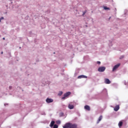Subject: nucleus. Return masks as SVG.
<instances>
[{"label":"nucleus","instance_id":"16","mask_svg":"<svg viewBox=\"0 0 128 128\" xmlns=\"http://www.w3.org/2000/svg\"><path fill=\"white\" fill-rule=\"evenodd\" d=\"M62 92H60L58 94V96H62Z\"/></svg>","mask_w":128,"mask_h":128},{"label":"nucleus","instance_id":"2","mask_svg":"<svg viewBox=\"0 0 128 128\" xmlns=\"http://www.w3.org/2000/svg\"><path fill=\"white\" fill-rule=\"evenodd\" d=\"M104 70H106V67L104 66H100L98 68V72H104Z\"/></svg>","mask_w":128,"mask_h":128},{"label":"nucleus","instance_id":"10","mask_svg":"<svg viewBox=\"0 0 128 128\" xmlns=\"http://www.w3.org/2000/svg\"><path fill=\"white\" fill-rule=\"evenodd\" d=\"M84 108L86 110H90V107L88 105L84 106Z\"/></svg>","mask_w":128,"mask_h":128},{"label":"nucleus","instance_id":"15","mask_svg":"<svg viewBox=\"0 0 128 128\" xmlns=\"http://www.w3.org/2000/svg\"><path fill=\"white\" fill-rule=\"evenodd\" d=\"M56 124H60V120L56 121Z\"/></svg>","mask_w":128,"mask_h":128},{"label":"nucleus","instance_id":"12","mask_svg":"<svg viewBox=\"0 0 128 128\" xmlns=\"http://www.w3.org/2000/svg\"><path fill=\"white\" fill-rule=\"evenodd\" d=\"M54 124H55L54 121H52L50 125V128H52V126H54Z\"/></svg>","mask_w":128,"mask_h":128},{"label":"nucleus","instance_id":"21","mask_svg":"<svg viewBox=\"0 0 128 128\" xmlns=\"http://www.w3.org/2000/svg\"><path fill=\"white\" fill-rule=\"evenodd\" d=\"M122 58H124V56H122L120 58V60H122Z\"/></svg>","mask_w":128,"mask_h":128},{"label":"nucleus","instance_id":"8","mask_svg":"<svg viewBox=\"0 0 128 128\" xmlns=\"http://www.w3.org/2000/svg\"><path fill=\"white\" fill-rule=\"evenodd\" d=\"M120 110V105L116 106L114 108V110L115 112H118V110Z\"/></svg>","mask_w":128,"mask_h":128},{"label":"nucleus","instance_id":"6","mask_svg":"<svg viewBox=\"0 0 128 128\" xmlns=\"http://www.w3.org/2000/svg\"><path fill=\"white\" fill-rule=\"evenodd\" d=\"M78 78H88V76L84 75H80L78 77Z\"/></svg>","mask_w":128,"mask_h":128},{"label":"nucleus","instance_id":"3","mask_svg":"<svg viewBox=\"0 0 128 128\" xmlns=\"http://www.w3.org/2000/svg\"><path fill=\"white\" fill-rule=\"evenodd\" d=\"M70 92H68L64 94V96L62 98V100H66V98H68V96H70Z\"/></svg>","mask_w":128,"mask_h":128},{"label":"nucleus","instance_id":"14","mask_svg":"<svg viewBox=\"0 0 128 128\" xmlns=\"http://www.w3.org/2000/svg\"><path fill=\"white\" fill-rule=\"evenodd\" d=\"M53 128H58V126L57 124H54L53 126Z\"/></svg>","mask_w":128,"mask_h":128},{"label":"nucleus","instance_id":"24","mask_svg":"<svg viewBox=\"0 0 128 128\" xmlns=\"http://www.w3.org/2000/svg\"><path fill=\"white\" fill-rule=\"evenodd\" d=\"M1 54H4V52H2Z\"/></svg>","mask_w":128,"mask_h":128},{"label":"nucleus","instance_id":"5","mask_svg":"<svg viewBox=\"0 0 128 128\" xmlns=\"http://www.w3.org/2000/svg\"><path fill=\"white\" fill-rule=\"evenodd\" d=\"M46 102H47V104H50V102H54V100L50 98H47L46 99Z\"/></svg>","mask_w":128,"mask_h":128},{"label":"nucleus","instance_id":"1","mask_svg":"<svg viewBox=\"0 0 128 128\" xmlns=\"http://www.w3.org/2000/svg\"><path fill=\"white\" fill-rule=\"evenodd\" d=\"M63 128H78V125L75 124L67 123L63 126Z\"/></svg>","mask_w":128,"mask_h":128},{"label":"nucleus","instance_id":"13","mask_svg":"<svg viewBox=\"0 0 128 128\" xmlns=\"http://www.w3.org/2000/svg\"><path fill=\"white\" fill-rule=\"evenodd\" d=\"M122 126V122L120 121L118 123L119 128H120Z\"/></svg>","mask_w":128,"mask_h":128},{"label":"nucleus","instance_id":"7","mask_svg":"<svg viewBox=\"0 0 128 128\" xmlns=\"http://www.w3.org/2000/svg\"><path fill=\"white\" fill-rule=\"evenodd\" d=\"M105 84H110V80L108 78H106Z\"/></svg>","mask_w":128,"mask_h":128},{"label":"nucleus","instance_id":"11","mask_svg":"<svg viewBox=\"0 0 128 128\" xmlns=\"http://www.w3.org/2000/svg\"><path fill=\"white\" fill-rule=\"evenodd\" d=\"M102 120V116H100L99 117V118H98V121H97V124H99V123H100V120Z\"/></svg>","mask_w":128,"mask_h":128},{"label":"nucleus","instance_id":"9","mask_svg":"<svg viewBox=\"0 0 128 128\" xmlns=\"http://www.w3.org/2000/svg\"><path fill=\"white\" fill-rule=\"evenodd\" d=\"M68 108H70V110H72L74 108V106L72 104H69L68 105Z\"/></svg>","mask_w":128,"mask_h":128},{"label":"nucleus","instance_id":"22","mask_svg":"<svg viewBox=\"0 0 128 128\" xmlns=\"http://www.w3.org/2000/svg\"><path fill=\"white\" fill-rule=\"evenodd\" d=\"M9 88H10V90L12 89V86H10L9 87Z\"/></svg>","mask_w":128,"mask_h":128},{"label":"nucleus","instance_id":"25","mask_svg":"<svg viewBox=\"0 0 128 128\" xmlns=\"http://www.w3.org/2000/svg\"><path fill=\"white\" fill-rule=\"evenodd\" d=\"M54 54H56V52H54Z\"/></svg>","mask_w":128,"mask_h":128},{"label":"nucleus","instance_id":"20","mask_svg":"<svg viewBox=\"0 0 128 128\" xmlns=\"http://www.w3.org/2000/svg\"><path fill=\"white\" fill-rule=\"evenodd\" d=\"M86 12H83V16H84V14H86Z\"/></svg>","mask_w":128,"mask_h":128},{"label":"nucleus","instance_id":"23","mask_svg":"<svg viewBox=\"0 0 128 128\" xmlns=\"http://www.w3.org/2000/svg\"><path fill=\"white\" fill-rule=\"evenodd\" d=\"M2 40H6V38H3Z\"/></svg>","mask_w":128,"mask_h":128},{"label":"nucleus","instance_id":"17","mask_svg":"<svg viewBox=\"0 0 128 128\" xmlns=\"http://www.w3.org/2000/svg\"><path fill=\"white\" fill-rule=\"evenodd\" d=\"M104 10H110V8H108L106 6H104Z\"/></svg>","mask_w":128,"mask_h":128},{"label":"nucleus","instance_id":"18","mask_svg":"<svg viewBox=\"0 0 128 128\" xmlns=\"http://www.w3.org/2000/svg\"><path fill=\"white\" fill-rule=\"evenodd\" d=\"M2 20H4V17H1L0 18V22H2Z\"/></svg>","mask_w":128,"mask_h":128},{"label":"nucleus","instance_id":"19","mask_svg":"<svg viewBox=\"0 0 128 128\" xmlns=\"http://www.w3.org/2000/svg\"><path fill=\"white\" fill-rule=\"evenodd\" d=\"M97 64H100V62L98 61Z\"/></svg>","mask_w":128,"mask_h":128},{"label":"nucleus","instance_id":"4","mask_svg":"<svg viewBox=\"0 0 128 128\" xmlns=\"http://www.w3.org/2000/svg\"><path fill=\"white\" fill-rule=\"evenodd\" d=\"M120 64H118L115 65L112 68V72H115V70H118V68L120 67Z\"/></svg>","mask_w":128,"mask_h":128}]
</instances>
